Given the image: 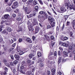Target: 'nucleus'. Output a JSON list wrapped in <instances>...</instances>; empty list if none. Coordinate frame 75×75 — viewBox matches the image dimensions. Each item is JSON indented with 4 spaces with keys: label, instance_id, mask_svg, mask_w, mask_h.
Returning a JSON list of instances; mask_svg holds the SVG:
<instances>
[{
    "label": "nucleus",
    "instance_id": "obj_47",
    "mask_svg": "<svg viewBox=\"0 0 75 75\" xmlns=\"http://www.w3.org/2000/svg\"><path fill=\"white\" fill-rule=\"evenodd\" d=\"M16 50H17V52H20V48L19 47H17Z\"/></svg>",
    "mask_w": 75,
    "mask_h": 75
},
{
    "label": "nucleus",
    "instance_id": "obj_52",
    "mask_svg": "<svg viewBox=\"0 0 75 75\" xmlns=\"http://www.w3.org/2000/svg\"><path fill=\"white\" fill-rule=\"evenodd\" d=\"M69 50H72V46L71 45H70L69 47Z\"/></svg>",
    "mask_w": 75,
    "mask_h": 75
},
{
    "label": "nucleus",
    "instance_id": "obj_42",
    "mask_svg": "<svg viewBox=\"0 0 75 75\" xmlns=\"http://www.w3.org/2000/svg\"><path fill=\"white\" fill-rule=\"evenodd\" d=\"M13 39L14 41H17V39L16 38V36H13Z\"/></svg>",
    "mask_w": 75,
    "mask_h": 75
},
{
    "label": "nucleus",
    "instance_id": "obj_3",
    "mask_svg": "<svg viewBox=\"0 0 75 75\" xmlns=\"http://www.w3.org/2000/svg\"><path fill=\"white\" fill-rule=\"evenodd\" d=\"M24 11L26 14H30L31 12V8L26 7L24 9Z\"/></svg>",
    "mask_w": 75,
    "mask_h": 75
},
{
    "label": "nucleus",
    "instance_id": "obj_62",
    "mask_svg": "<svg viewBox=\"0 0 75 75\" xmlns=\"http://www.w3.org/2000/svg\"><path fill=\"white\" fill-rule=\"evenodd\" d=\"M16 43H14L13 44L12 46V47H13L14 48L16 46Z\"/></svg>",
    "mask_w": 75,
    "mask_h": 75
},
{
    "label": "nucleus",
    "instance_id": "obj_13",
    "mask_svg": "<svg viewBox=\"0 0 75 75\" xmlns=\"http://www.w3.org/2000/svg\"><path fill=\"white\" fill-rule=\"evenodd\" d=\"M29 57L31 59V58H33V57H34L35 56V54L34 53H30V54H29L28 55Z\"/></svg>",
    "mask_w": 75,
    "mask_h": 75
},
{
    "label": "nucleus",
    "instance_id": "obj_4",
    "mask_svg": "<svg viewBox=\"0 0 75 75\" xmlns=\"http://www.w3.org/2000/svg\"><path fill=\"white\" fill-rule=\"evenodd\" d=\"M55 22H54L53 23H51L50 25H47V29H49L51 28H52L55 26Z\"/></svg>",
    "mask_w": 75,
    "mask_h": 75
},
{
    "label": "nucleus",
    "instance_id": "obj_9",
    "mask_svg": "<svg viewBox=\"0 0 75 75\" xmlns=\"http://www.w3.org/2000/svg\"><path fill=\"white\" fill-rule=\"evenodd\" d=\"M29 23V22H28L27 23V25H28V29L29 30V31H31V30L32 28H33V25L31 24H28Z\"/></svg>",
    "mask_w": 75,
    "mask_h": 75
},
{
    "label": "nucleus",
    "instance_id": "obj_25",
    "mask_svg": "<svg viewBox=\"0 0 75 75\" xmlns=\"http://www.w3.org/2000/svg\"><path fill=\"white\" fill-rule=\"evenodd\" d=\"M58 60V63L59 64H60V62H61V60H62V57H59V58Z\"/></svg>",
    "mask_w": 75,
    "mask_h": 75
},
{
    "label": "nucleus",
    "instance_id": "obj_12",
    "mask_svg": "<svg viewBox=\"0 0 75 75\" xmlns=\"http://www.w3.org/2000/svg\"><path fill=\"white\" fill-rule=\"evenodd\" d=\"M48 20L49 21L50 23H52L53 24L54 22H53L54 21V19L52 18H48Z\"/></svg>",
    "mask_w": 75,
    "mask_h": 75
},
{
    "label": "nucleus",
    "instance_id": "obj_18",
    "mask_svg": "<svg viewBox=\"0 0 75 75\" xmlns=\"http://www.w3.org/2000/svg\"><path fill=\"white\" fill-rule=\"evenodd\" d=\"M26 41H27V42H29V43H32L31 40V39L29 38H26Z\"/></svg>",
    "mask_w": 75,
    "mask_h": 75
},
{
    "label": "nucleus",
    "instance_id": "obj_16",
    "mask_svg": "<svg viewBox=\"0 0 75 75\" xmlns=\"http://www.w3.org/2000/svg\"><path fill=\"white\" fill-rule=\"evenodd\" d=\"M21 64L23 66H25V67H27V63H26V62L25 61H23L22 62Z\"/></svg>",
    "mask_w": 75,
    "mask_h": 75
},
{
    "label": "nucleus",
    "instance_id": "obj_6",
    "mask_svg": "<svg viewBox=\"0 0 75 75\" xmlns=\"http://www.w3.org/2000/svg\"><path fill=\"white\" fill-rule=\"evenodd\" d=\"M68 7H61L60 8V11H63V12H65L67 10H68Z\"/></svg>",
    "mask_w": 75,
    "mask_h": 75
},
{
    "label": "nucleus",
    "instance_id": "obj_10",
    "mask_svg": "<svg viewBox=\"0 0 75 75\" xmlns=\"http://www.w3.org/2000/svg\"><path fill=\"white\" fill-rule=\"evenodd\" d=\"M10 17V16L8 14H5L3 17L4 19H8Z\"/></svg>",
    "mask_w": 75,
    "mask_h": 75
},
{
    "label": "nucleus",
    "instance_id": "obj_56",
    "mask_svg": "<svg viewBox=\"0 0 75 75\" xmlns=\"http://www.w3.org/2000/svg\"><path fill=\"white\" fill-rule=\"evenodd\" d=\"M44 13H45L44 12H43L42 11H40L39 12L40 14H44Z\"/></svg>",
    "mask_w": 75,
    "mask_h": 75
},
{
    "label": "nucleus",
    "instance_id": "obj_54",
    "mask_svg": "<svg viewBox=\"0 0 75 75\" xmlns=\"http://www.w3.org/2000/svg\"><path fill=\"white\" fill-rule=\"evenodd\" d=\"M50 37L51 40H54V37L52 35H51V36H49V37Z\"/></svg>",
    "mask_w": 75,
    "mask_h": 75
},
{
    "label": "nucleus",
    "instance_id": "obj_55",
    "mask_svg": "<svg viewBox=\"0 0 75 75\" xmlns=\"http://www.w3.org/2000/svg\"><path fill=\"white\" fill-rule=\"evenodd\" d=\"M70 23V22L69 21H67V24H66V26H68L69 25V24Z\"/></svg>",
    "mask_w": 75,
    "mask_h": 75
},
{
    "label": "nucleus",
    "instance_id": "obj_7",
    "mask_svg": "<svg viewBox=\"0 0 75 75\" xmlns=\"http://www.w3.org/2000/svg\"><path fill=\"white\" fill-rule=\"evenodd\" d=\"M33 26L35 25L38 24V21L37 19L34 18L33 21Z\"/></svg>",
    "mask_w": 75,
    "mask_h": 75
},
{
    "label": "nucleus",
    "instance_id": "obj_30",
    "mask_svg": "<svg viewBox=\"0 0 75 75\" xmlns=\"http://www.w3.org/2000/svg\"><path fill=\"white\" fill-rule=\"evenodd\" d=\"M70 35L71 37L72 38H74V35H73V33L72 32H71L70 33Z\"/></svg>",
    "mask_w": 75,
    "mask_h": 75
},
{
    "label": "nucleus",
    "instance_id": "obj_49",
    "mask_svg": "<svg viewBox=\"0 0 75 75\" xmlns=\"http://www.w3.org/2000/svg\"><path fill=\"white\" fill-rule=\"evenodd\" d=\"M2 47L4 48V51H6V46H5V45H3Z\"/></svg>",
    "mask_w": 75,
    "mask_h": 75
},
{
    "label": "nucleus",
    "instance_id": "obj_23",
    "mask_svg": "<svg viewBox=\"0 0 75 75\" xmlns=\"http://www.w3.org/2000/svg\"><path fill=\"white\" fill-rule=\"evenodd\" d=\"M69 5V2H65L64 4V5L66 6V7H68V6Z\"/></svg>",
    "mask_w": 75,
    "mask_h": 75
},
{
    "label": "nucleus",
    "instance_id": "obj_51",
    "mask_svg": "<svg viewBox=\"0 0 75 75\" xmlns=\"http://www.w3.org/2000/svg\"><path fill=\"white\" fill-rule=\"evenodd\" d=\"M23 41V39L21 38H19L18 39V42H22V41Z\"/></svg>",
    "mask_w": 75,
    "mask_h": 75
},
{
    "label": "nucleus",
    "instance_id": "obj_57",
    "mask_svg": "<svg viewBox=\"0 0 75 75\" xmlns=\"http://www.w3.org/2000/svg\"><path fill=\"white\" fill-rule=\"evenodd\" d=\"M38 1H39L40 4H43V3L42 2V1H41V0H38Z\"/></svg>",
    "mask_w": 75,
    "mask_h": 75
},
{
    "label": "nucleus",
    "instance_id": "obj_17",
    "mask_svg": "<svg viewBox=\"0 0 75 75\" xmlns=\"http://www.w3.org/2000/svg\"><path fill=\"white\" fill-rule=\"evenodd\" d=\"M3 61L5 64V65H6V66H9V64L8 63H7V61L6 60V59H4L3 60Z\"/></svg>",
    "mask_w": 75,
    "mask_h": 75
},
{
    "label": "nucleus",
    "instance_id": "obj_63",
    "mask_svg": "<svg viewBox=\"0 0 75 75\" xmlns=\"http://www.w3.org/2000/svg\"><path fill=\"white\" fill-rule=\"evenodd\" d=\"M39 34L41 35H42V30H40L39 32Z\"/></svg>",
    "mask_w": 75,
    "mask_h": 75
},
{
    "label": "nucleus",
    "instance_id": "obj_59",
    "mask_svg": "<svg viewBox=\"0 0 75 75\" xmlns=\"http://www.w3.org/2000/svg\"><path fill=\"white\" fill-rule=\"evenodd\" d=\"M47 13H48L49 14V15H50V16H53V15H52V14L50 12H49L48 11H47Z\"/></svg>",
    "mask_w": 75,
    "mask_h": 75
},
{
    "label": "nucleus",
    "instance_id": "obj_11",
    "mask_svg": "<svg viewBox=\"0 0 75 75\" xmlns=\"http://www.w3.org/2000/svg\"><path fill=\"white\" fill-rule=\"evenodd\" d=\"M44 61V57H39L38 63H40L41 62H42Z\"/></svg>",
    "mask_w": 75,
    "mask_h": 75
},
{
    "label": "nucleus",
    "instance_id": "obj_21",
    "mask_svg": "<svg viewBox=\"0 0 75 75\" xmlns=\"http://www.w3.org/2000/svg\"><path fill=\"white\" fill-rule=\"evenodd\" d=\"M35 14H36V13H35L30 14L29 15L30 18H31V17H34L35 16Z\"/></svg>",
    "mask_w": 75,
    "mask_h": 75
},
{
    "label": "nucleus",
    "instance_id": "obj_61",
    "mask_svg": "<svg viewBox=\"0 0 75 75\" xmlns=\"http://www.w3.org/2000/svg\"><path fill=\"white\" fill-rule=\"evenodd\" d=\"M37 49H36L35 48H33V50H32V51H33V52H35L36 51H37Z\"/></svg>",
    "mask_w": 75,
    "mask_h": 75
},
{
    "label": "nucleus",
    "instance_id": "obj_20",
    "mask_svg": "<svg viewBox=\"0 0 75 75\" xmlns=\"http://www.w3.org/2000/svg\"><path fill=\"white\" fill-rule=\"evenodd\" d=\"M57 72L58 75H64V74H62L61 72V70H59V69H57Z\"/></svg>",
    "mask_w": 75,
    "mask_h": 75
},
{
    "label": "nucleus",
    "instance_id": "obj_39",
    "mask_svg": "<svg viewBox=\"0 0 75 75\" xmlns=\"http://www.w3.org/2000/svg\"><path fill=\"white\" fill-rule=\"evenodd\" d=\"M48 57L49 59L51 60H52L54 59V57L52 56H50V55H48Z\"/></svg>",
    "mask_w": 75,
    "mask_h": 75
},
{
    "label": "nucleus",
    "instance_id": "obj_48",
    "mask_svg": "<svg viewBox=\"0 0 75 75\" xmlns=\"http://www.w3.org/2000/svg\"><path fill=\"white\" fill-rule=\"evenodd\" d=\"M33 4L34 5H36L37 4V2L36 1L34 0L33 2Z\"/></svg>",
    "mask_w": 75,
    "mask_h": 75
},
{
    "label": "nucleus",
    "instance_id": "obj_26",
    "mask_svg": "<svg viewBox=\"0 0 75 75\" xmlns=\"http://www.w3.org/2000/svg\"><path fill=\"white\" fill-rule=\"evenodd\" d=\"M6 31L7 32H11V29L10 27L7 28Z\"/></svg>",
    "mask_w": 75,
    "mask_h": 75
},
{
    "label": "nucleus",
    "instance_id": "obj_24",
    "mask_svg": "<svg viewBox=\"0 0 75 75\" xmlns=\"http://www.w3.org/2000/svg\"><path fill=\"white\" fill-rule=\"evenodd\" d=\"M14 57L16 59H17V60H18V59H19V55L18 54H14Z\"/></svg>",
    "mask_w": 75,
    "mask_h": 75
},
{
    "label": "nucleus",
    "instance_id": "obj_58",
    "mask_svg": "<svg viewBox=\"0 0 75 75\" xmlns=\"http://www.w3.org/2000/svg\"><path fill=\"white\" fill-rule=\"evenodd\" d=\"M24 53L23 51H21L20 52L19 54L21 55H22L23 54H24Z\"/></svg>",
    "mask_w": 75,
    "mask_h": 75
},
{
    "label": "nucleus",
    "instance_id": "obj_28",
    "mask_svg": "<svg viewBox=\"0 0 75 75\" xmlns=\"http://www.w3.org/2000/svg\"><path fill=\"white\" fill-rule=\"evenodd\" d=\"M27 63L28 64V66H30L31 65V60H28L27 61Z\"/></svg>",
    "mask_w": 75,
    "mask_h": 75
},
{
    "label": "nucleus",
    "instance_id": "obj_5",
    "mask_svg": "<svg viewBox=\"0 0 75 75\" xmlns=\"http://www.w3.org/2000/svg\"><path fill=\"white\" fill-rule=\"evenodd\" d=\"M73 1L74 3V5L72 4L71 5H70L69 7V9H70L71 10L73 9L74 10H75V0H73Z\"/></svg>",
    "mask_w": 75,
    "mask_h": 75
},
{
    "label": "nucleus",
    "instance_id": "obj_14",
    "mask_svg": "<svg viewBox=\"0 0 75 75\" xmlns=\"http://www.w3.org/2000/svg\"><path fill=\"white\" fill-rule=\"evenodd\" d=\"M43 15L44 16V17L43 18H45V19H47L48 17V15H47V13H45V12L44 13Z\"/></svg>",
    "mask_w": 75,
    "mask_h": 75
},
{
    "label": "nucleus",
    "instance_id": "obj_45",
    "mask_svg": "<svg viewBox=\"0 0 75 75\" xmlns=\"http://www.w3.org/2000/svg\"><path fill=\"white\" fill-rule=\"evenodd\" d=\"M59 69V70H60V71L61 70V65L60 64V65L58 67V69Z\"/></svg>",
    "mask_w": 75,
    "mask_h": 75
},
{
    "label": "nucleus",
    "instance_id": "obj_27",
    "mask_svg": "<svg viewBox=\"0 0 75 75\" xmlns=\"http://www.w3.org/2000/svg\"><path fill=\"white\" fill-rule=\"evenodd\" d=\"M14 5L15 6H18V2L17 1H15L14 3Z\"/></svg>",
    "mask_w": 75,
    "mask_h": 75
},
{
    "label": "nucleus",
    "instance_id": "obj_36",
    "mask_svg": "<svg viewBox=\"0 0 75 75\" xmlns=\"http://www.w3.org/2000/svg\"><path fill=\"white\" fill-rule=\"evenodd\" d=\"M69 60V59H63L62 60V62H66V61H68Z\"/></svg>",
    "mask_w": 75,
    "mask_h": 75
},
{
    "label": "nucleus",
    "instance_id": "obj_1",
    "mask_svg": "<svg viewBox=\"0 0 75 75\" xmlns=\"http://www.w3.org/2000/svg\"><path fill=\"white\" fill-rule=\"evenodd\" d=\"M31 68H32V70L31 71H26L25 73L26 75H31L32 73L31 71L32 72H34V69H35V67H31Z\"/></svg>",
    "mask_w": 75,
    "mask_h": 75
},
{
    "label": "nucleus",
    "instance_id": "obj_64",
    "mask_svg": "<svg viewBox=\"0 0 75 75\" xmlns=\"http://www.w3.org/2000/svg\"><path fill=\"white\" fill-rule=\"evenodd\" d=\"M54 56L56 57H57V52L55 51L54 52Z\"/></svg>",
    "mask_w": 75,
    "mask_h": 75
},
{
    "label": "nucleus",
    "instance_id": "obj_15",
    "mask_svg": "<svg viewBox=\"0 0 75 75\" xmlns=\"http://www.w3.org/2000/svg\"><path fill=\"white\" fill-rule=\"evenodd\" d=\"M11 11V8L10 7H8L6 9V12H10Z\"/></svg>",
    "mask_w": 75,
    "mask_h": 75
},
{
    "label": "nucleus",
    "instance_id": "obj_46",
    "mask_svg": "<svg viewBox=\"0 0 75 75\" xmlns=\"http://www.w3.org/2000/svg\"><path fill=\"white\" fill-rule=\"evenodd\" d=\"M11 7L12 9H15L16 8V6H15L14 5H13Z\"/></svg>",
    "mask_w": 75,
    "mask_h": 75
},
{
    "label": "nucleus",
    "instance_id": "obj_2",
    "mask_svg": "<svg viewBox=\"0 0 75 75\" xmlns=\"http://www.w3.org/2000/svg\"><path fill=\"white\" fill-rule=\"evenodd\" d=\"M21 69H20V71L22 74H24L25 71H26V68L23 65H21L20 67Z\"/></svg>",
    "mask_w": 75,
    "mask_h": 75
},
{
    "label": "nucleus",
    "instance_id": "obj_50",
    "mask_svg": "<svg viewBox=\"0 0 75 75\" xmlns=\"http://www.w3.org/2000/svg\"><path fill=\"white\" fill-rule=\"evenodd\" d=\"M64 18L65 20V21L67 20L68 19V16H64Z\"/></svg>",
    "mask_w": 75,
    "mask_h": 75
},
{
    "label": "nucleus",
    "instance_id": "obj_34",
    "mask_svg": "<svg viewBox=\"0 0 75 75\" xmlns=\"http://www.w3.org/2000/svg\"><path fill=\"white\" fill-rule=\"evenodd\" d=\"M13 62V64L16 65L17 64V63H18V61L17 60H15Z\"/></svg>",
    "mask_w": 75,
    "mask_h": 75
},
{
    "label": "nucleus",
    "instance_id": "obj_8",
    "mask_svg": "<svg viewBox=\"0 0 75 75\" xmlns=\"http://www.w3.org/2000/svg\"><path fill=\"white\" fill-rule=\"evenodd\" d=\"M35 34H37L39 32L40 30V27L38 26H36L35 28Z\"/></svg>",
    "mask_w": 75,
    "mask_h": 75
},
{
    "label": "nucleus",
    "instance_id": "obj_40",
    "mask_svg": "<svg viewBox=\"0 0 75 75\" xmlns=\"http://www.w3.org/2000/svg\"><path fill=\"white\" fill-rule=\"evenodd\" d=\"M21 18L19 17H18L16 18V19L18 21H20L21 20Z\"/></svg>",
    "mask_w": 75,
    "mask_h": 75
},
{
    "label": "nucleus",
    "instance_id": "obj_22",
    "mask_svg": "<svg viewBox=\"0 0 75 75\" xmlns=\"http://www.w3.org/2000/svg\"><path fill=\"white\" fill-rule=\"evenodd\" d=\"M63 53L64 54V57H67L68 52H67V51H64Z\"/></svg>",
    "mask_w": 75,
    "mask_h": 75
},
{
    "label": "nucleus",
    "instance_id": "obj_44",
    "mask_svg": "<svg viewBox=\"0 0 75 75\" xmlns=\"http://www.w3.org/2000/svg\"><path fill=\"white\" fill-rule=\"evenodd\" d=\"M44 20H45L44 18L42 17L40 19V21L41 22H43L44 21Z\"/></svg>",
    "mask_w": 75,
    "mask_h": 75
},
{
    "label": "nucleus",
    "instance_id": "obj_37",
    "mask_svg": "<svg viewBox=\"0 0 75 75\" xmlns=\"http://www.w3.org/2000/svg\"><path fill=\"white\" fill-rule=\"evenodd\" d=\"M14 49V48H11L9 49L8 50V51L9 52H11L12 51H13V50Z\"/></svg>",
    "mask_w": 75,
    "mask_h": 75
},
{
    "label": "nucleus",
    "instance_id": "obj_43",
    "mask_svg": "<svg viewBox=\"0 0 75 75\" xmlns=\"http://www.w3.org/2000/svg\"><path fill=\"white\" fill-rule=\"evenodd\" d=\"M56 70L54 69H52L51 70L52 73H55Z\"/></svg>",
    "mask_w": 75,
    "mask_h": 75
},
{
    "label": "nucleus",
    "instance_id": "obj_53",
    "mask_svg": "<svg viewBox=\"0 0 75 75\" xmlns=\"http://www.w3.org/2000/svg\"><path fill=\"white\" fill-rule=\"evenodd\" d=\"M58 55H59V56H61V52L59 50L58 51Z\"/></svg>",
    "mask_w": 75,
    "mask_h": 75
},
{
    "label": "nucleus",
    "instance_id": "obj_60",
    "mask_svg": "<svg viewBox=\"0 0 75 75\" xmlns=\"http://www.w3.org/2000/svg\"><path fill=\"white\" fill-rule=\"evenodd\" d=\"M12 16L13 18H15V17H16V15L14 13H13L12 14Z\"/></svg>",
    "mask_w": 75,
    "mask_h": 75
},
{
    "label": "nucleus",
    "instance_id": "obj_31",
    "mask_svg": "<svg viewBox=\"0 0 75 75\" xmlns=\"http://www.w3.org/2000/svg\"><path fill=\"white\" fill-rule=\"evenodd\" d=\"M37 55L38 57H41V53L39 52H38Z\"/></svg>",
    "mask_w": 75,
    "mask_h": 75
},
{
    "label": "nucleus",
    "instance_id": "obj_33",
    "mask_svg": "<svg viewBox=\"0 0 75 75\" xmlns=\"http://www.w3.org/2000/svg\"><path fill=\"white\" fill-rule=\"evenodd\" d=\"M52 33H53V32L52 31H50L49 32L48 35L50 37H51V35H52Z\"/></svg>",
    "mask_w": 75,
    "mask_h": 75
},
{
    "label": "nucleus",
    "instance_id": "obj_41",
    "mask_svg": "<svg viewBox=\"0 0 75 75\" xmlns=\"http://www.w3.org/2000/svg\"><path fill=\"white\" fill-rule=\"evenodd\" d=\"M47 75H50L51 74V72L50 70H47Z\"/></svg>",
    "mask_w": 75,
    "mask_h": 75
},
{
    "label": "nucleus",
    "instance_id": "obj_35",
    "mask_svg": "<svg viewBox=\"0 0 75 75\" xmlns=\"http://www.w3.org/2000/svg\"><path fill=\"white\" fill-rule=\"evenodd\" d=\"M35 9L36 11H38V6H35Z\"/></svg>",
    "mask_w": 75,
    "mask_h": 75
},
{
    "label": "nucleus",
    "instance_id": "obj_19",
    "mask_svg": "<svg viewBox=\"0 0 75 75\" xmlns=\"http://www.w3.org/2000/svg\"><path fill=\"white\" fill-rule=\"evenodd\" d=\"M17 32H20V31H23V28L21 27L20 26L18 27V29L17 30H16Z\"/></svg>",
    "mask_w": 75,
    "mask_h": 75
},
{
    "label": "nucleus",
    "instance_id": "obj_38",
    "mask_svg": "<svg viewBox=\"0 0 75 75\" xmlns=\"http://www.w3.org/2000/svg\"><path fill=\"white\" fill-rule=\"evenodd\" d=\"M6 74H7V72H6V71H4L2 72L1 73V75H6Z\"/></svg>",
    "mask_w": 75,
    "mask_h": 75
},
{
    "label": "nucleus",
    "instance_id": "obj_32",
    "mask_svg": "<svg viewBox=\"0 0 75 75\" xmlns=\"http://www.w3.org/2000/svg\"><path fill=\"white\" fill-rule=\"evenodd\" d=\"M62 45L63 46H64V47H67L68 46V44H67L65 43H63Z\"/></svg>",
    "mask_w": 75,
    "mask_h": 75
},
{
    "label": "nucleus",
    "instance_id": "obj_29",
    "mask_svg": "<svg viewBox=\"0 0 75 75\" xmlns=\"http://www.w3.org/2000/svg\"><path fill=\"white\" fill-rule=\"evenodd\" d=\"M8 32H7V30H4L3 31H2V33L3 34H8Z\"/></svg>",
    "mask_w": 75,
    "mask_h": 75
}]
</instances>
